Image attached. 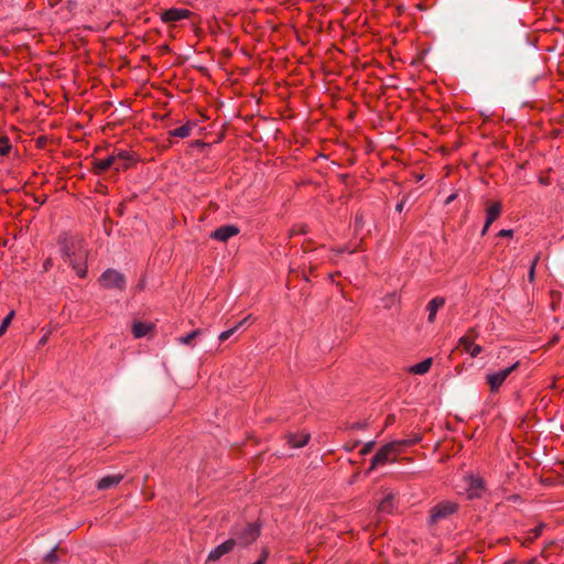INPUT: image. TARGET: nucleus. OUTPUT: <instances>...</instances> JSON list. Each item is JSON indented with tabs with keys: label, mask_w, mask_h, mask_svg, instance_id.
Listing matches in <instances>:
<instances>
[{
	"label": "nucleus",
	"mask_w": 564,
	"mask_h": 564,
	"mask_svg": "<svg viewBox=\"0 0 564 564\" xmlns=\"http://www.w3.org/2000/svg\"><path fill=\"white\" fill-rule=\"evenodd\" d=\"M261 528L258 523H246L241 527H236L231 532V539L236 546L247 547L252 544L260 535Z\"/></svg>",
	"instance_id": "1"
},
{
	"label": "nucleus",
	"mask_w": 564,
	"mask_h": 564,
	"mask_svg": "<svg viewBox=\"0 0 564 564\" xmlns=\"http://www.w3.org/2000/svg\"><path fill=\"white\" fill-rule=\"evenodd\" d=\"M58 245L62 251L63 258H66L70 254L72 251L78 250V258L79 260H84L87 257L86 249L84 248V242L82 239L75 238L70 235H63L59 240Z\"/></svg>",
	"instance_id": "2"
},
{
	"label": "nucleus",
	"mask_w": 564,
	"mask_h": 564,
	"mask_svg": "<svg viewBox=\"0 0 564 564\" xmlns=\"http://www.w3.org/2000/svg\"><path fill=\"white\" fill-rule=\"evenodd\" d=\"M458 510V505L451 500H444L436 503L430 510V523L436 524L440 521L447 519Z\"/></svg>",
	"instance_id": "3"
},
{
	"label": "nucleus",
	"mask_w": 564,
	"mask_h": 564,
	"mask_svg": "<svg viewBox=\"0 0 564 564\" xmlns=\"http://www.w3.org/2000/svg\"><path fill=\"white\" fill-rule=\"evenodd\" d=\"M99 283L105 289H116L119 291H123L126 289L124 275L115 269H107L104 271L99 278Z\"/></svg>",
	"instance_id": "4"
},
{
	"label": "nucleus",
	"mask_w": 564,
	"mask_h": 564,
	"mask_svg": "<svg viewBox=\"0 0 564 564\" xmlns=\"http://www.w3.org/2000/svg\"><path fill=\"white\" fill-rule=\"evenodd\" d=\"M519 367V361L512 364L511 366L501 369L494 373H488L486 379L487 383L490 386V391L496 392L503 384L506 379Z\"/></svg>",
	"instance_id": "5"
},
{
	"label": "nucleus",
	"mask_w": 564,
	"mask_h": 564,
	"mask_svg": "<svg viewBox=\"0 0 564 564\" xmlns=\"http://www.w3.org/2000/svg\"><path fill=\"white\" fill-rule=\"evenodd\" d=\"M469 499L480 498L485 491V480L477 475L469 474L464 477Z\"/></svg>",
	"instance_id": "6"
},
{
	"label": "nucleus",
	"mask_w": 564,
	"mask_h": 564,
	"mask_svg": "<svg viewBox=\"0 0 564 564\" xmlns=\"http://www.w3.org/2000/svg\"><path fill=\"white\" fill-rule=\"evenodd\" d=\"M192 12L183 8H171L161 13V20L164 23L177 22L184 19H188Z\"/></svg>",
	"instance_id": "7"
},
{
	"label": "nucleus",
	"mask_w": 564,
	"mask_h": 564,
	"mask_svg": "<svg viewBox=\"0 0 564 564\" xmlns=\"http://www.w3.org/2000/svg\"><path fill=\"white\" fill-rule=\"evenodd\" d=\"M235 546H236V544H235L234 540L231 538L228 539L227 541L219 544L218 546H216L215 549H213L209 552V554L207 556V561L208 562L219 561L224 555L230 553L235 549Z\"/></svg>",
	"instance_id": "8"
},
{
	"label": "nucleus",
	"mask_w": 564,
	"mask_h": 564,
	"mask_svg": "<svg viewBox=\"0 0 564 564\" xmlns=\"http://www.w3.org/2000/svg\"><path fill=\"white\" fill-rule=\"evenodd\" d=\"M238 234H239V228L237 226L224 225V226H220L217 229H215L210 234V238L221 241V242H226L228 239H230L231 237H234Z\"/></svg>",
	"instance_id": "9"
},
{
	"label": "nucleus",
	"mask_w": 564,
	"mask_h": 564,
	"mask_svg": "<svg viewBox=\"0 0 564 564\" xmlns=\"http://www.w3.org/2000/svg\"><path fill=\"white\" fill-rule=\"evenodd\" d=\"M78 253V250L72 251L69 256L64 258V260L72 265L79 278L84 279L87 275L86 259L79 260Z\"/></svg>",
	"instance_id": "10"
},
{
	"label": "nucleus",
	"mask_w": 564,
	"mask_h": 564,
	"mask_svg": "<svg viewBox=\"0 0 564 564\" xmlns=\"http://www.w3.org/2000/svg\"><path fill=\"white\" fill-rule=\"evenodd\" d=\"M311 438V435L306 432L289 433L286 435V443L292 448H301L305 446Z\"/></svg>",
	"instance_id": "11"
},
{
	"label": "nucleus",
	"mask_w": 564,
	"mask_h": 564,
	"mask_svg": "<svg viewBox=\"0 0 564 564\" xmlns=\"http://www.w3.org/2000/svg\"><path fill=\"white\" fill-rule=\"evenodd\" d=\"M445 305V299L442 296L433 297L426 305L427 322L433 324L436 319V314L441 307Z\"/></svg>",
	"instance_id": "12"
},
{
	"label": "nucleus",
	"mask_w": 564,
	"mask_h": 564,
	"mask_svg": "<svg viewBox=\"0 0 564 564\" xmlns=\"http://www.w3.org/2000/svg\"><path fill=\"white\" fill-rule=\"evenodd\" d=\"M122 478L123 476L120 474L105 476L98 481L97 488L100 490L112 488L119 485Z\"/></svg>",
	"instance_id": "13"
},
{
	"label": "nucleus",
	"mask_w": 564,
	"mask_h": 564,
	"mask_svg": "<svg viewBox=\"0 0 564 564\" xmlns=\"http://www.w3.org/2000/svg\"><path fill=\"white\" fill-rule=\"evenodd\" d=\"M115 156L116 161L119 160L121 162L116 166L117 171L127 170L134 161L133 155L130 152L123 150L119 151L117 154H115Z\"/></svg>",
	"instance_id": "14"
},
{
	"label": "nucleus",
	"mask_w": 564,
	"mask_h": 564,
	"mask_svg": "<svg viewBox=\"0 0 564 564\" xmlns=\"http://www.w3.org/2000/svg\"><path fill=\"white\" fill-rule=\"evenodd\" d=\"M502 212V205L500 202H496L488 206L486 221L487 226H490L496 219H498Z\"/></svg>",
	"instance_id": "15"
},
{
	"label": "nucleus",
	"mask_w": 564,
	"mask_h": 564,
	"mask_svg": "<svg viewBox=\"0 0 564 564\" xmlns=\"http://www.w3.org/2000/svg\"><path fill=\"white\" fill-rule=\"evenodd\" d=\"M196 124L192 121H187L185 124L181 126L180 128H176L174 130H171L169 132L170 135L185 139L191 135L192 130L194 129Z\"/></svg>",
	"instance_id": "16"
},
{
	"label": "nucleus",
	"mask_w": 564,
	"mask_h": 564,
	"mask_svg": "<svg viewBox=\"0 0 564 564\" xmlns=\"http://www.w3.org/2000/svg\"><path fill=\"white\" fill-rule=\"evenodd\" d=\"M116 162L115 154L109 155L105 160H96L94 161V171L97 174H101L105 171H107L111 165H113Z\"/></svg>",
	"instance_id": "17"
},
{
	"label": "nucleus",
	"mask_w": 564,
	"mask_h": 564,
	"mask_svg": "<svg viewBox=\"0 0 564 564\" xmlns=\"http://www.w3.org/2000/svg\"><path fill=\"white\" fill-rule=\"evenodd\" d=\"M152 324L144 322H134L132 324V334L135 338H141L148 335L152 329Z\"/></svg>",
	"instance_id": "18"
},
{
	"label": "nucleus",
	"mask_w": 564,
	"mask_h": 564,
	"mask_svg": "<svg viewBox=\"0 0 564 564\" xmlns=\"http://www.w3.org/2000/svg\"><path fill=\"white\" fill-rule=\"evenodd\" d=\"M388 462V444H384L380 447L379 452L372 457L370 470L373 469L377 465L386 464Z\"/></svg>",
	"instance_id": "19"
},
{
	"label": "nucleus",
	"mask_w": 564,
	"mask_h": 564,
	"mask_svg": "<svg viewBox=\"0 0 564 564\" xmlns=\"http://www.w3.org/2000/svg\"><path fill=\"white\" fill-rule=\"evenodd\" d=\"M432 362V358H426L423 361L411 366L409 371L414 375H425L430 370Z\"/></svg>",
	"instance_id": "20"
},
{
	"label": "nucleus",
	"mask_w": 564,
	"mask_h": 564,
	"mask_svg": "<svg viewBox=\"0 0 564 564\" xmlns=\"http://www.w3.org/2000/svg\"><path fill=\"white\" fill-rule=\"evenodd\" d=\"M251 318V315H248L242 321L237 323L234 327L223 332L219 334L218 338L220 341H225L229 339L240 327H242L249 319Z\"/></svg>",
	"instance_id": "21"
},
{
	"label": "nucleus",
	"mask_w": 564,
	"mask_h": 564,
	"mask_svg": "<svg viewBox=\"0 0 564 564\" xmlns=\"http://www.w3.org/2000/svg\"><path fill=\"white\" fill-rule=\"evenodd\" d=\"M203 334L202 329H195L185 336H181L177 341L182 345L191 346L193 340Z\"/></svg>",
	"instance_id": "22"
},
{
	"label": "nucleus",
	"mask_w": 564,
	"mask_h": 564,
	"mask_svg": "<svg viewBox=\"0 0 564 564\" xmlns=\"http://www.w3.org/2000/svg\"><path fill=\"white\" fill-rule=\"evenodd\" d=\"M474 329H469V332L459 338V345L464 347V350L468 352L470 349V346L474 345L475 336L473 335Z\"/></svg>",
	"instance_id": "23"
},
{
	"label": "nucleus",
	"mask_w": 564,
	"mask_h": 564,
	"mask_svg": "<svg viewBox=\"0 0 564 564\" xmlns=\"http://www.w3.org/2000/svg\"><path fill=\"white\" fill-rule=\"evenodd\" d=\"M11 142L7 135L0 134V156H6L11 151Z\"/></svg>",
	"instance_id": "24"
},
{
	"label": "nucleus",
	"mask_w": 564,
	"mask_h": 564,
	"mask_svg": "<svg viewBox=\"0 0 564 564\" xmlns=\"http://www.w3.org/2000/svg\"><path fill=\"white\" fill-rule=\"evenodd\" d=\"M307 232V226L304 224L294 225L290 231V237L295 235H305Z\"/></svg>",
	"instance_id": "25"
},
{
	"label": "nucleus",
	"mask_w": 564,
	"mask_h": 564,
	"mask_svg": "<svg viewBox=\"0 0 564 564\" xmlns=\"http://www.w3.org/2000/svg\"><path fill=\"white\" fill-rule=\"evenodd\" d=\"M14 312L11 311L2 321L0 325V336H2L13 318Z\"/></svg>",
	"instance_id": "26"
},
{
	"label": "nucleus",
	"mask_w": 564,
	"mask_h": 564,
	"mask_svg": "<svg viewBox=\"0 0 564 564\" xmlns=\"http://www.w3.org/2000/svg\"><path fill=\"white\" fill-rule=\"evenodd\" d=\"M545 528V524L544 523H539L538 525H535L533 529L530 530V533L532 534L529 540L530 541H533L534 539L539 538L543 530Z\"/></svg>",
	"instance_id": "27"
},
{
	"label": "nucleus",
	"mask_w": 564,
	"mask_h": 564,
	"mask_svg": "<svg viewBox=\"0 0 564 564\" xmlns=\"http://www.w3.org/2000/svg\"><path fill=\"white\" fill-rule=\"evenodd\" d=\"M45 562L48 564H55L58 561L57 554H56V547L52 549L44 557Z\"/></svg>",
	"instance_id": "28"
},
{
	"label": "nucleus",
	"mask_w": 564,
	"mask_h": 564,
	"mask_svg": "<svg viewBox=\"0 0 564 564\" xmlns=\"http://www.w3.org/2000/svg\"><path fill=\"white\" fill-rule=\"evenodd\" d=\"M539 261V256H536L532 262H531V265H530V270H529V274H528V278H529V281L530 282H533L534 281V274H535V265Z\"/></svg>",
	"instance_id": "29"
},
{
	"label": "nucleus",
	"mask_w": 564,
	"mask_h": 564,
	"mask_svg": "<svg viewBox=\"0 0 564 564\" xmlns=\"http://www.w3.org/2000/svg\"><path fill=\"white\" fill-rule=\"evenodd\" d=\"M481 351H482L481 346L474 344L473 346H470V349L468 350V354L471 357H477Z\"/></svg>",
	"instance_id": "30"
},
{
	"label": "nucleus",
	"mask_w": 564,
	"mask_h": 564,
	"mask_svg": "<svg viewBox=\"0 0 564 564\" xmlns=\"http://www.w3.org/2000/svg\"><path fill=\"white\" fill-rule=\"evenodd\" d=\"M498 236L502 237V238L512 237L513 236V231L511 229H501L498 232Z\"/></svg>",
	"instance_id": "31"
},
{
	"label": "nucleus",
	"mask_w": 564,
	"mask_h": 564,
	"mask_svg": "<svg viewBox=\"0 0 564 564\" xmlns=\"http://www.w3.org/2000/svg\"><path fill=\"white\" fill-rule=\"evenodd\" d=\"M404 443H406V442H405V441H398V442H395V441H390V445H389L390 453H391V452H393V451H395V449L398 448V446H399V445L404 444Z\"/></svg>",
	"instance_id": "32"
},
{
	"label": "nucleus",
	"mask_w": 564,
	"mask_h": 564,
	"mask_svg": "<svg viewBox=\"0 0 564 564\" xmlns=\"http://www.w3.org/2000/svg\"><path fill=\"white\" fill-rule=\"evenodd\" d=\"M388 501V497H382L379 501V511H383L386 508V502Z\"/></svg>",
	"instance_id": "33"
},
{
	"label": "nucleus",
	"mask_w": 564,
	"mask_h": 564,
	"mask_svg": "<svg viewBox=\"0 0 564 564\" xmlns=\"http://www.w3.org/2000/svg\"><path fill=\"white\" fill-rule=\"evenodd\" d=\"M403 207H404V199H402L401 202L397 203L395 210L399 212V213H402Z\"/></svg>",
	"instance_id": "34"
},
{
	"label": "nucleus",
	"mask_w": 564,
	"mask_h": 564,
	"mask_svg": "<svg viewBox=\"0 0 564 564\" xmlns=\"http://www.w3.org/2000/svg\"><path fill=\"white\" fill-rule=\"evenodd\" d=\"M457 195L454 193V194H451L446 200H445V205H448L451 204L452 202H454L456 199Z\"/></svg>",
	"instance_id": "35"
},
{
	"label": "nucleus",
	"mask_w": 564,
	"mask_h": 564,
	"mask_svg": "<svg viewBox=\"0 0 564 564\" xmlns=\"http://www.w3.org/2000/svg\"><path fill=\"white\" fill-rule=\"evenodd\" d=\"M489 227H490V226H487V221H485L484 228H482V230H481V235H482V236L487 232V230L489 229Z\"/></svg>",
	"instance_id": "36"
},
{
	"label": "nucleus",
	"mask_w": 564,
	"mask_h": 564,
	"mask_svg": "<svg viewBox=\"0 0 564 564\" xmlns=\"http://www.w3.org/2000/svg\"><path fill=\"white\" fill-rule=\"evenodd\" d=\"M51 265H52V262H51L50 259L44 262V269L45 270H47Z\"/></svg>",
	"instance_id": "37"
},
{
	"label": "nucleus",
	"mask_w": 564,
	"mask_h": 564,
	"mask_svg": "<svg viewBox=\"0 0 564 564\" xmlns=\"http://www.w3.org/2000/svg\"><path fill=\"white\" fill-rule=\"evenodd\" d=\"M389 299H390V305L397 301V300H395V295H394V294H391V293H390V295H389Z\"/></svg>",
	"instance_id": "38"
},
{
	"label": "nucleus",
	"mask_w": 564,
	"mask_h": 564,
	"mask_svg": "<svg viewBox=\"0 0 564 564\" xmlns=\"http://www.w3.org/2000/svg\"><path fill=\"white\" fill-rule=\"evenodd\" d=\"M393 79H394V77H393L392 75H390V82H392ZM389 87H390V88H391V87H395V84L390 83V84H389Z\"/></svg>",
	"instance_id": "39"
},
{
	"label": "nucleus",
	"mask_w": 564,
	"mask_h": 564,
	"mask_svg": "<svg viewBox=\"0 0 564 564\" xmlns=\"http://www.w3.org/2000/svg\"><path fill=\"white\" fill-rule=\"evenodd\" d=\"M47 340L46 336H44L41 340H40V344H45Z\"/></svg>",
	"instance_id": "40"
},
{
	"label": "nucleus",
	"mask_w": 564,
	"mask_h": 564,
	"mask_svg": "<svg viewBox=\"0 0 564 564\" xmlns=\"http://www.w3.org/2000/svg\"><path fill=\"white\" fill-rule=\"evenodd\" d=\"M358 224H360V220L358 217H356V226H358Z\"/></svg>",
	"instance_id": "41"
},
{
	"label": "nucleus",
	"mask_w": 564,
	"mask_h": 564,
	"mask_svg": "<svg viewBox=\"0 0 564 564\" xmlns=\"http://www.w3.org/2000/svg\"><path fill=\"white\" fill-rule=\"evenodd\" d=\"M389 58H390V62H391V61H392V54H391V53H390V55H389Z\"/></svg>",
	"instance_id": "42"
}]
</instances>
